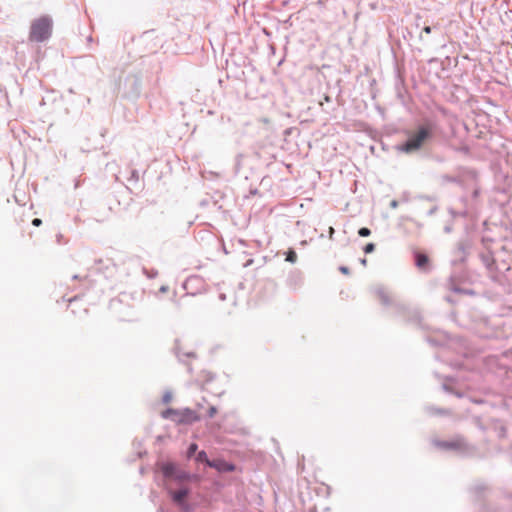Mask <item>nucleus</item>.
<instances>
[{
  "label": "nucleus",
  "mask_w": 512,
  "mask_h": 512,
  "mask_svg": "<svg viewBox=\"0 0 512 512\" xmlns=\"http://www.w3.org/2000/svg\"><path fill=\"white\" fill-rule=\"evenodd\" d=\"M433 125H420L416 131L409 133L407 141L401 146V151L412 153L420 150L432 138Z\"/></svg>",
  "instance_id": "f257e3e1"
},
{
  "label": "nucleus",
  "mask_w": 512,
  "mask_h": 512,
  "mask_svg": "<svg viewBox=\"0 0 512 512\" xmlns=\"http://www.w3.org/2000/svg\"><path fill=\"white\" fill-rule=\"evenodd\" d=\"M52 29V19L48 16H41L32 21L29 32V40L31 42H44L50 38Z\"/></svg>",
  "instance_id": "f03ea898"
},
{
  "label": "nucleus",
  "mask_w": 512,
  "mask_h": 512,
  "mask_svg": "<svg viewBox=\"0 0 512 512\" xmlns=\"http://www.w3.org/2000/svg\"><path fill=\"white\" fill-rule=\"evenodd\" d=\"M162 417L171 419L177 424H192L200 420V416L188 408L183 410L167 409L162 412Z\"/></svg>",
  "instance_id": "7ed1b4c3"
},
{
  "label": "nucleus",
  "mask_w": 512,
  "mask_h": 512,
  "mask_svg": "<svg viewBox=\"0 0 512 512\" xmlns=\"http://www.w3.org/2000/svg\"><path fill=\"white\" fill-rule=\"evenodd\" d=\"M168 492L172 497V500L180 506H185V499L189 494V489L187 487H183L177 491L172 490L168 487Z\"/></svg>",
  "instance_id": "20e7f679"
},
{
  "label": "nucleus",
  "mask_w": 512,
  "mask_h": 512,
  "mask_svg": "<svg viewBox=\"0 0 512 512\" xmlns=\"http://www.w3.org/2000/svg\"><path fill=\"white\" fill-rule=\"evenodd\" d=\"M209 467L215 468L218 471H233L234 470V466L225 461H213L212 463H209Z\"/></svg>",
  "instance_id": "39448f33"
},
{
  "label": "nucleus",
  "mask_w": 512,
  "mask_h": 512,
  "mask_svg": "<svg viewBox=\"0 0 512 512\" xmlns=\"http://www.w3.org/2000/svg\"><path fill=\"white\" fill-rule=\"evenodd\" d=\"M177 468L172 463H166L162 466V472L166 478L172 479L176 472Z\"/></svg>",
  "instance_id": "423d86ee"
},
{
  "label": "nucleus",
  "mask_w": 512,
  "mask_h": 512,
  "mask_svg": "<svg viewBox=\"0 0 512 512\" xmlns=\"http://www.w3.org/2000/svg\"><path fill=\"white\" fill-rule=\"evenodd\" d=\"M429 263V259L425 254L417 253L416 254V265L419 269H426Z\"/></svg>",
  "instance_id": "0eeeda50"
},
{
  "label": "nucleus",
  "mask_w": 512,
  "mask_h": 512,
  "mask_svg": "<svg viewBox=\"0 0 512 512\" xmlns=\"http://www.w3.org/2000/svg\"><path fill=\"white\" fill-rule=\"evenodd\" d=\"M190 479H191V475L189 473H186L185 471H181V470L177 469L171 480L176 481V482H183V481H188Z\"/></svg>",
  "instance_id": "6e6552de"
},
{
  "label": "nucleus",
  "mask_w": 512,
  "mask_h": 512,
  "mask_svg": "<svg viewBox=\"0 0 512 512\" xmlns=\"http://www.w3.org/2000/svg\"><path fill=\"white\" fill-rule=\"evenodd\" d=\"M196 460L199 461V462H204L206 463L208 466H209V463H212L213 461H210L207 457V454L205 451H200L198 454H197V457H196Z\"/></svg>",
  "instance_id": "1a4fd4ad"
},
{
  "label": "nucleus",
  "mask_w": 512,
  "mask_h": 512,
  "mask_svg": "<svg viewBox=\"0 0 512 512\" xmlns=\"http://www.w3.org/2000/svg\"><path fill=\"white\" fill-rule=\"evenodd\" d=\"M286 260L291 262V263L296 262V260H297L296 252L294 250H289L288 253H287V256H286Z\"/></svg>",
  "instance_id": "9d476101"
},
{
  "label": "nucleus",
  "mask_w": 512,
  "mask_h": 512,
  "mask_svg": "<svg viewBox=\"0 0 512 512\" xmlns=\"http://www.w3.org/2000/svg\"><path fill=\"white\" fill-rule=\"evenodd\" d=\"M358 234L361 237H367V236H369L371 234V231H370V229H368L366 227H363V228L359 229Z\"/></svg>",
  "instance_id": "9b49d317"
},
{
  "label": "nucleus",
  "mask_w": 512,
  "mask_h": 512,
  "mask_svg": "<svg viewBox=\"0 0 512 512\" xmlns=\"http://www.w3.org/2000/svg\"><path fill=\"white\" fill-rule=\"evenodd\" d=\"M197 448V444L192 443L188 448V457H191L196 452Z\"/></svg>",
  "instance_id": "f8f14e48"
},
{
  "label": "nucleus",
  "mask_w": 512,
  "mask_h": 512,
  "mask_svg": "<svg viewBox=\"0 0 512 512\" xmlns=\"http://www.w3.org/2000/svg\"><path fill=\"white\" fill-rule=\"evenodd\" d=\"M374 249H375V245H374L373 243H368V244H366V246L364 247V252H365L366 254H368V253L373 252V251H374Z\"/></svg>",
  "instance_id": "ddd939ff"
},
{
  "label": "nucleus",
  "mask_w": 512,
  "mask_h": 512,
  "mask_svg": "<svg viewBox=\"0 0 512 512\" xmlns=\"http://www.w3.org/2000/svg\"><path fill=\"white\" fill-rule=\"evenodd\" d=\"M217 413V409L214 406H211L209 408V417H214V415Z\"/></svg>",
  "instance_id": "4468645a"
},
{
  "label": "nucleus",
  "mask_w": 512,
  "mask_h": 512,
  "mask_svg": "<svg viewBox=\"0 0 512 512\" xmlns=\"http://www.w3.org/2000/svg\"><path fill=\"white\" fill-rule=\"evenodd\" d=\"M41 223H42V221H41V219H39V218H35V219H33V221H32V224H33L34 226H40V225H41Z\"/></svg>",
  "instance_id": "2eb2a0df"
},
{
  "label": "nucleus",
  "mask_w": 512,
  "mask_h": 512,
  "mask_svg": "<svg viewBox=\"0 0 512 512\" xmlns=\"http://www.w3.org/2000/svg\"><path fill=\"white\" fill-rule=\"evenodd\" d=\"M340 271L343 273V274H349V269L347 267H340Z\"/></svg>",
  "instance_id": "dca6fc26"
},
{
  "label": "nucleus",
  "mask_w": 512,
  "mask_h": 512,
  "mask_svg": "<svg viewBox=\"0 0 512 512\" xmlns=\"http://www.w3.org/2000/svg\"><path fill=\"white\" fill-rule=\"evenodd\" d=\"M160 292L165 293L168 291V286H161L159 289Z\"/></svg>",
  "instance_id": "f3484780"
},
{
  "label": "nucleus",
  "mask_w": 512,
  "mask_h": 512,
  "mask_svg": "<svg viewBox=\"0 0 512 512\" xmlns=\"http://www.w3.org/2000/svg\"><path fill=\"white\" fill-rule=\"evenodd\" d=\"M423 31H424L426 34L431 33V28H430V26H426V27H424V28H423Z\"/></svg>",
  "instance_id": "a211bd4d"
},
{
  "label": "nucleus",
  "mask_w": 512,
  "mask_h": 512,
  "mask_svg": "<svg viewBox=\"0 0 512 512\" xmlns=\"http://www.w3.org/2000/svg\"><path fill=\"white\" fill-rule=\"evenodd\" d=\"M170 399H171L170 395L167 394L164 396V402L168 403L170 401Z\"/></svg>",
  "instance_id": "6ab92c4d"
},
{
  "label": "nucleus",
  "mask_w": 512,
  "mask_h": 512,
  "mask_svg": "<svg viewBox=\"0 0 512 512\" xmlns=\"http://www.w3.org/2000/svg\"><path fill=\"white\" fill-rule=\"evenodd\" d=\"M333 233H334V229L330 228V237L332 236Z\"/></svg>",
  "instance_id": "aec40b11"
},
{
  "label": "nucleus",
  "mask_w": 512,
  "mask_h": 512,
  "mask_svg": "<svg viewBox=\"0 0 512 512\" xmlns=\"http://www.w3.org/2000/svg\"><path fill=\"white\" fill-rule=\"evenodd\" d=\"M76 299H77V297H75V298H73V299H70V300H69V303H72V302L76 301Z\"/></svg>",
  "instance_id": "412c9836"
},
{
  "label": "nucleus",
  "mask_w": 512,
  "mask_h": 512,
  "mask_svg": "<svg viewBox=\"0 0 512 512\" xmlns=\"http://www.w3.org/2000/svg\"><path fill=\"white\" fill-rule=\"evenodd\" d=\"M83 311H84L85 313H88V309H87V308H84V309H83Z\"/></svg>",
  "instance_id": "4be33fe9"
}]
</instances>
